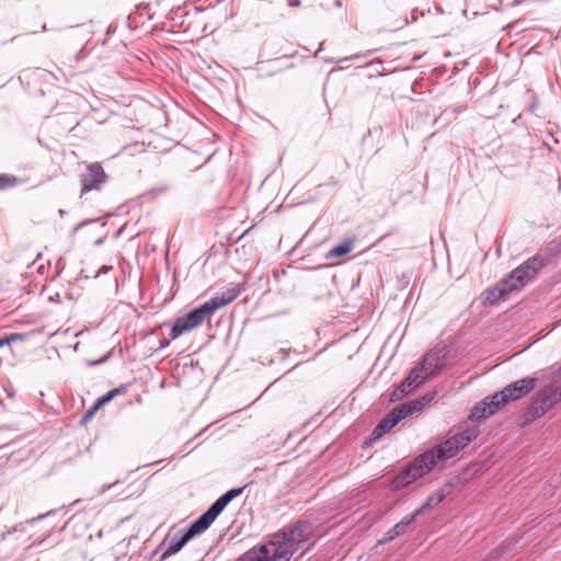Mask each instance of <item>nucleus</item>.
<instances>
[{
    "mask_svg": "<svg viewBox=\"0 0 561 561\" xmlns=\"http://www.w3.org/2000/svg\"><path fill=\"white\" fill-rule=\"evenodd\" d=\"M483 402L489 410L492 411V414H494L502 405L507 403V400L503 397H497V392H495L492 396L486 397Z\"/></svg>",
    "mask_w": 561,
    "mask_h": 561,
    "instance_id": "6ab92c4d",
    "label": "nucleus"
},
{
    "mask_svg": "<svg viewBox=\"0 0 561 561\" xmlns=\"http://www.w3.org/2000/svg\"><path fill=\"white\" fill-rule=\"evenodd\" d=\"M104 360H105L104 358H101V359H99V360H96V362H93V364H101V363H103Z\"/></svg>",
    "mask_w": 561,
    "mask_h": 561,
    "instance_id": "2f4dec72",
    "label": "nucleus"
},
{
    "mask_svg": "<svg viewBox=\"0 0 561 561\" xmlns=\"http://www.w3.org/2000/svg\"><path fill=\"white\" fill-rule=\"evenodd\" d=\"M356 57H357V55L352 56V57H350V60H353V59H354V58H356ZM345 60H348V58H345Z\"/></svg>",
    "mask_w": 561,
    "mask_h": 561,
    "instance_id": "f704fd0d",
    "label": "nucleus"
},
{
    "mask_svg": "<svg viewBox=\"0 0 561 561\" xmlns=\"http://www.w3.org/2000/svg\"><path fill=\"white\" fill-rule=\"evenodd\" d=\"M490 415H492V411L489 410V408L485 405V403L482 400L481 402L477 403L471 409L469 417L471 420L478 421V420H482V419H484L486 416H490Z\"/></svg>",
    "mask_w": 561,
    "mask_h": 561,
    "instance_id": "a211bd4d",
    "label": "nucleus"
},
{
    "mask_svg": "<svg viewBox=\"0 0 561 561\" xmlns=\"http://www.w3.org/2000/svg\"><path fill=\"white\" fill-rule=\"evenodd\" d=\"M20 183V180L10 174L2 173L0 174V191L7 190L9 187H13Z\"/></svg>",
    "mask_w": 561,
    "mask_h": 561,
    "instance_id": "412c9836",
    "label": "nucleus"
},
{
    "mask_svg": "<svg viewBox=\"0 0 561 561\" xmlns=\"http://www.w3.org/2000/svg\"><path fill=\"white\" fill-rule=\"evenodd\" d=\"M169 345V342L168 341H162V346H167Z\"/></svg>",
    "mask_w": 561,
    "mask_h": 561,
    "instance_id": "473e14b6",
    "label": "nucleus"
},
{
    "mask_svg": "<svg viewBox=\"0 0 561 561\" xmlns=\"http://www.w3.org/2000/svg\"><path fill=\"white\" fill-rule=\"evenodd\" d=\"M560 400L561 390H557L554 386L551 383L550 386L542 390V392L536 400L533 401L527 414L531 420L539 419L550 409H552L553 405L558 403Z\"/></svg>",
    "mask_w": 561,
    "mask_h": 561,
    "instance_id": "1a4fd4ad",
    "label": "nucleus"
},
{
    "mask_svg": "<svg viewBox=\"0 0 561 561\" xmlns=\"http://www.w3.org/2000/svg\"><path fill=\"white\" fill-rule=\"evenodd\" d=\"M407 531V527H404L400 522L397 523L392 528H390L383 536L385 542L392 541L397 537L403 535Z\"/></svg>",
    "mask_w": 561,
    "mask_h": 561,
    "instance_id": "aec40b11",
    "label": "nucleus"
},
{
    "mask_svg": "<svg viewBox=\"0 0 561 561\" xmlns=\"http://www.w3.org/2000/svg\"><path fill=\"white\" fill-rule=\"evenodd\" d=\"M407 378L412 382V387L421 386L430 376L423 371L417 365L411 369Z\"/></svg>",
    "mask_w": 561,
    "mask_h": 561,
    "instance_id": "dca6fc26",
    "label": "nucleus"
},
{
    "mask_svg": "<svg viewBox=\"0 0 561 561\" xmlns=\"http://www.w3.org/2000/svg\"><path fill=\"white\" fill-rule=\"evenodd\" d=\"M434 496L436 499V504H438L444 500L445 494L442 491H438Z\"/></svg>",
    "mask_w": 561,
    "mask_h": 561,
    "instance_id": "a878e982",
    "label": "nucleus"
},
{
    "mask_svg": "<svg viewBox=\"0 0 561 561\" xmlns=\"http://www.w3.org/2000/svg\"><path fill=\"white\" fill-rule=\"evenodd\" d=\"M85 224H87L85 221L80 222V224L76 227V230H78L80 227L84 226Z\"/></svg>",
    "mask_w": 561,
    "mask_h": 561,
    "instance_id": "7c9ffc66",
    "label": "nucleus"
},
{
    "mask_svg": "<svg viewBox=\"0 0 561 561\" xmlns=\"http://www.w3.org/2000/svg\"><path fill=\"white\" fill-rule=\"evenodd\" d=\"M415 388L416 387H412V382L405 377L391 392L389 400L391 402L399 401L403 399L405 396H408Z\"/></svg>",
    "mask_w": 561,
    "mask_h": 561,
    "instance_id": "2eb2a0df",
    "label": "nucleus"
},
{
    "mask_svg": "<svg viewBox=\"0 0 561 561\" xmlns=\"http://www.w3.org/2000/svg\"><path fill=\"white\" fill-rule=\"evenodd\" d=\"M514 290V285L511 286L510 280L503 279L493 288L486 290L485 300L490 304H495L500 299L505 298V296Z\"/></svg>",
    "mask_w": 561,
    "mask_h": 561,
    "instance_id": "f8f14e48",
    "label": "nucleus"
},
{
    "mask_svg": "<svg viewBox=\"0 0 561 561\" xmlns=\"http://www.w3.org/2000/svg\"><path fill=\"white\" fill-rule=\"evenodd\" d=\"M421 511L420 510H416L415 512L404 516L400 523L404 526V527H408L409 525H411L414 520H415V517L419 515Z\"/></svg>",
    "mask_w": 561,
    "mask_h": 561,
    "instance_id": "393cba45",
    "label": "nucleus"
},
{
    "mask_svg": "<svg viewBox=\"0 0 561 561\" xmlns=\"http://www.w3.org/2000/svg\"><path fill=\"white\" fill-rule=\"evenodd\" d=\"M169 345V342L168 341H162V346H167Z\"/></svg>",
    "mask_w": 561,
    "mask_h": 561,
    "instance_id": "72a5a7b5",
    "label": "nucleus"
},
{
    "mask_svg": "<svg viewBox=\"0 0 561 561\" xmlns=\"http://www.w3.org/2000/svg\"><path fill=\"white\" fill-rule=\"evenodd\" d=\"M417 366L432 377L440 368V358L436 353H427Z\"/></svg>",
    "mask_w": 561,
    "mask_h": 561,
    "instance_id": "ddd939ff",
    "label": "nucleus"
},
{
    "mask_svg": "<svg viewBox=\"0 0 561 561\" xmlns=\"http://www.w3.org/2000/svg\"><path fill=\"white\" fill-rule=\"evenodd\" d=\"M316 543L312 526L308 522L289 525L270 536L237 561H297Z\"/></svg>",
    "mask_w": 561,
    "mask_h": 561,
    "instance_id": "f257e3e1",
    "label": "nucleus"
},
{
    "mask_svg": "<svg viewBox=\"0 0 561 561\" xmlns=\"http://www.w3.org/2000/svg\"><path fill=\"white\" fill-rule=\"evenodd\" d=\"M210 526L199 516L185 531H178L169 541L168 547L161 554V559H167L179 552L192 538L204 533Z\"/></svg>",
    "mask_w": 561,
    "mask_h": 561,
    "instance_id": "423d86ee",
    "label": "nucleus"
},
{
    "mask_svg": "<svg viewBox=\"0 0 561 561\" xmlns=\"http://www.w3.org/2000/svg\"><path fill=\"white\" fill-rule=\"evenodd\" d=\"M458 454L457 445L451 437L432 447L416 457L392 481L394 489H402L416 479L430 472L440 460L455 457Z\"/></svg>",
    "mask_w": 561,
    "mask_h": 561,
    "instance_id": "f03ea898",
    "label": "nucleus"
},
{
    "mask_svg": "<svg viewBox=\"0 0 561 561\" xmlns=\"http://www.w3.org/2000/svg\"><path fill=\"white\" fill-rule=\"evenodd\" d=\"M239 288H228L222 293H217L209 300L194 308L185 316L178 318L170 330L171 339L175 340L183 333H186L197 328L203 323L207 316L213 314L221 307H225L228 304L232 302L239 296Z\"/></svg>",
    "mask_w": 561,
    "mask_h": 561,
    "instance_id": "7ed1b4c3",
    "label": "nucleus"
},
{
    "mask_svg": "<svg viewBox=\"0 0 561 561\" xmlns=\"http://www.w3.org/2000/svg\"><path fill=\"white\" fill-rule=\"evenodd\" d=\"M543 267V257L541 255H534L526 262L514 268L505 280H510L514 289L524 286L525 280L533 278Z\"/></svg>",
    "mask_w": 561,
    "mask_h": 561,
    "instance_id": "6e6552de",
    "label": "nucleus"
},
{
    "mask_svg": "<svg viewBox=\"0 0 561 561\" xmlns=\"http://www.w3.org/2000/svg\"><path fill=\"white\" fill-rule=\"evenodd\" d=\"M127 391V386L126 385H121L119 387H116L114 389H111L110 391H107L104 396H102L100 399H101V403H108L112 399H114L116 396L118 394H123Z\"/></svg>",
    "mask_w": 561,
    "mask_h": 561,
    "instance_id": "4be33fe9",
    "label": "nucleus"
},
{
    "mask_svg": "<svg viewBox=\"0 0 561 561\" xmlns=\"http://www.w3.org/2000/svg\"><path fill=\"white\" fill-rule=\"evenodd\" d=\"M107 181L108 175L100 162L88 163L84 172L80 174V196H83L91 191H101Z\"/></svg>",
    "mask_w": 561,
    "mask_h": 561,
    "instance_id": "0eeeda50",
    "label": "nucleus"
},
{
    "mask_svg": "<svg viewBox=\"0 0 561 561\" xmlns=\"http://www.w3.org/2000/svg\"><path fill=\"white\" fill-rule=\"evenodd\" d=\"M422 400H413L393 408L379 423L374 427L370 434V440L375 442L393 428L401 420L405 419L415 411L423 408Z\"/></svg>",
    "mask_w": 561,
    "mask_h": 561,
    "instance_id": "39448f33",
    "label": "nucleus"
},
{
    "mask_svg": "<svg viewBox=\"0 0 561 561\" xmlns=\"http://www.w3.org/2000/svg\"><path fill=\"white\" fill-rule=\"evenodd\" d=\"M537 379L533 377L522 378L516 380L506 387H504L501 391H497V397H503L510 401L518 400L526 394H528L536 387Z\"/></svg>",
    "mask_w": 561,
    "mask_h": 561,
    "instance_id": "9d476101",
    "label": "nucleus"
},
{
    "mask_svg": "<svg viewBox=\"0 0 561 561\" xmlns=\"http://www.w3.org/2000/svg\"><path fill=\"white\" fill-rule=\"evenodd\" d=\"M434 502L436 503V499H435V496L433 495V496H431V497L427 500V502L424 504V507L432 506Z\"/></svg>",
    "mask_w": 561,
    "mask_h": 561,
    "instance_id": "cd10ccee",
    "label": "nucleus"
},
{
    "mask_svg": "<svg viewBox=\"0 0 561 561\" xmlns=\"http://www.w3.org/2000/svg\"><path fill=\"white\" fill-rule=\"evenodd\" d=\"M104 404H105V403H101V399L99 398V399L96 400V402L94 403V405H93V407H91V408L85 412V414L83 415V421H84V422L90 421V420L93 417L94 413H95V412H96L101 407H103Z\"/></svg>",
    "mask_w": 561,
    "mask_h": 561,
    "instance_id": "b1692460",
    "label": "nucleus"
},
{
    "mask_svg": "<svg viewBox=\"0 0 561 561\" xmlns=\"http://www.w3.org/2000/svg\"><path fill=\"white\" fill-rule=\"evenodd\" d=\"M288 4L290 7H299L300 5V0H290Z\"/></svg>",
    "mask_w": 561,
    "mask_h": 561,
    "instance_id": "c85d7f7f",
    "label": "nucleus"
},
{
    "mask_svg": "<svg viewBox=\"0 0 561 561\" xmlns=\"http://www.w3.org/2000/svg\"><path fill=\"white\" fill-rule=\"evenodd\" d=\"M353 249V241L346 240L345 242L333 247L327 254V257H340L350 253Z\"/></svg>",
    "mask_w": 561,
    "mask_h": 561,
    "instance_id": "f3484780",
    "label": "nucleus"
},
{
    "mask_svg": "<svg viewBox=\"0 0 561 561\" xmlns=\"http://www.w3.org/2000/svg\"><path fill=\"white\" fill-rule=\"evenodd\" d=\"M110 270H112V266L103 265V266L99 270V273H98V274H105V273H107Z\"/></svg>",
    "mask_w": 561,
    "mask_h": 561,
    "instance_id": "bb28decb",
    "label": "nucleus"
},
{
    "mask_svg": "<svg viewBox=\"0 0 561 561\" xmlns=\"http://www.w3.org/2000/svg\"><path fill=\"white\" fill-rule=\"evenodd\" d=\"M557 390H561V381H557L552 383Z\"/></svg>",
    "mask_w": 561,
    "mask_h": 561,
    "instance_id": "c756f323",
    "label": "nucleus"
},
{
    "mask_svg": "<svg viewBox=\"0 0 561 561\" xmlns=\"http://www.w3.org/2000/svg\"><path fill=\"white\" fill-rule=\"evenodd\" d=\"M244 486L234 488L227 491L219 499H217L210 507L203 513L201 516L209 524V526L215 522V519L221 514L225 507L237 496L242 494Z\"/></svg>",
    "mask_w": 561,
    "mask_h": 561,
    "instance_id": "9b49d317",
    "label": "nucleus"
},
{
    "mask_svg": "<svg viewBox=\"0 0 561 561\" xmlns=\"http://www.w3.org/2000/svg\"><path fill=\"white\" fill-rule=\"evenodd\" d=\"M239 288H228L222 293H217L209 300L194 308L185 316L178 318L170 330L171 339L175 340L183 333H186L197 328L203 323L207 316L213 314L221 307H225L228 304L232 302L239 296Z\"/></svg>",
    "mask_w": 561,
    "mask_h": 561,
    "instance_id": "20e7f679",
    "label": "nucleus"
},
{
    "mask_svg": "<svg viewBox=\"0 0 561 561\" xmlns=\"http://www.w3.org/2000/svg\"><path fill=\"white\" fill-rule=\"evenodd\" d=\"M479 431L476 427L466 428L451 436L458 451L463 449L469 443L477 438Z\"/></svg>",
    "mask_w": 561,
    "mask_h": 561,
    "instance_id": "4468645a",
    "label": "nucleus"
},
{
    "mask_svg": "<svg viewBox=\"0 0 561 561\" xmlns=\"http://www.w3.org/2000/svg\"><path fill=\"white\" fill-rule=\"evenodd\" d=\"M24 339V335L21 333H12L8 336L0 339V347L10 344L11 342L21 341Z\"/></svg>",
    "mask_w": 561,
    "mask_h": 561,
    "instance_id": "5701e85b",
    "label": "nucleus"
}]
</instances>
